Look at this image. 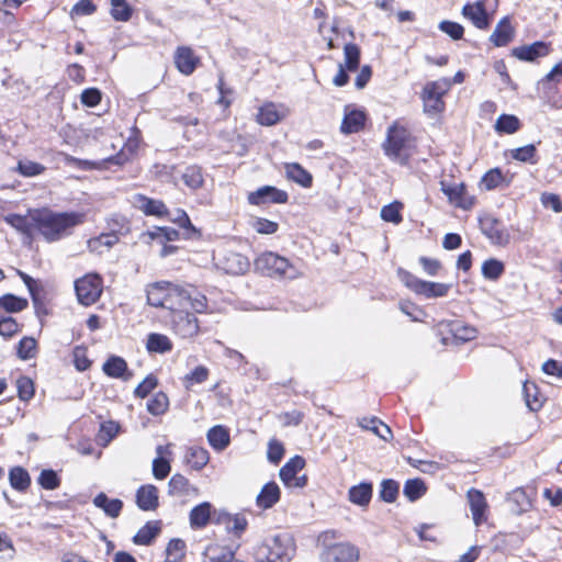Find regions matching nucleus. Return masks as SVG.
<instances>
[{"mask_svg": "<svg viewBox=\"0 0 562 562\" xmlns=\"http://www.w3.org/2000/svg\"><path fill=\"white\" fill-rule=\"evenodd\" d=\"M85 214L79 212H41L36 217L37 229L47 241H56L69 234L75 226L82 224Z\"/></svg>", "mask_w": 562, "mask_h": 562, "instance_id": "1", "label": "nucleus"}, {"mask_svg": "<svg viewBox=\"0 0 562 562\" xmlns=\"http://www.w3.org/2000/svg\"><path fill=\"white\" fill-rule=\"evenodd\" d=\"M295 552L293 538L288 533H278L265 539L257 548L259 562H290Z\"/></svg>", "mask_w": 562, "mask_h": 562, "instance_id": "2", "label": "nucleus"}, {"mask_svg": "<svg viewBox=\"0 0 562 562\" xmlns=\"http://www.w3.org/2000/svg\"><path fill=\"white\" fill-rule=\"evenodd\" d=\"M382 147L391 160L406 165L412 156L413 138L405 127L394 123L387 128L386 139Z\"/></svg>", "mask_w": 562, "mask_h": 562, "instance_id": "3", "label": "nucleus"}, {"mask_svg": "<svg viewBox=\"0 0 562 562\" xmlns=\"http://www.w3.org/2000/svg\"><path fill=\"white\" fill-rule=\"evenodd\" d=\"M255 268L260 273L272 278L295 279L300 271L290 261L276 252L266 251L255 259Z\"/></svg>", "mask_w": 562, "mask_h": 562, "instance_id": "4", "label": "nucleus"}, {"mask_svg": "<svg viewBox=\"0 0 562 562\" xmlns=\"http://www.w3.org/2000/svg\"><path fill=\"white\" fill-rule=\"evenodd\" d=\"M327 537L328 532H325L319 554L321 562H358L360 551L355 544L350 542L326 544L325 539Z\"/></svg>", "mask_w": 562, "mask_h": 562, "instance_id": "5", "label": "nucleus"}, {"mask_svg": "<svg viewBox=\"0 0 562 562\" xmlns=\"http://www.w3.org/2000/svg\"><path fill=\"white\" fill-rule=\"evenodd\" d=\"M147 302L155 307L170 306L168 303L172 296L184 295L182 286L166 281L155 282L147 288Z\"/></svg>", "mask_w": 562, "mask_h": 562, "instance_id": "6", "label": "nucleus"}, {"mask_svg": "<svg viewBox=\"0 0 562 562\" xmlns=\"http://www.w3.org/2000/svg\"><path fill=\"white\" fill-rule=\"evenodd\" d=\"M80 304L89 306L95 303L102 293V279L98 274H87L75 282Z\"/></svg>", "mask_w": 562, "mask_h": 562, "instance_id": "7", "label": "nucleus"}, {"mask_svg": "<svg viewBox=\"0 0 562 562\" xmlns=\"http://www.w3.org/2000/svg\"><path fill=\"white\" fill-rule=\"evenodd\" d=\"M449 89L448 81H434L425 86L423 90L424 111L429 114H436L445 109L442 95Z\"/></svg>", "mask_w": 562, "mask_h": 562, "instance_id": "8", "label": "nucleus"}, {"mask_svg": "<svg viewBox=\"0 0 562 562\" xmlns=\"http://www.w3.org/2000/svg\"><path fill=\"white\" fill-rule=\"evenodd\" d=\"M170 322L173 331L182 338H192L199 333L198 318L187 310L173 312Z\"/></svg>", "mask_w": 562, "mask_h": 562, "instance_id": "9", "label": "nucleus"}, {"mask_svg": "<svg viewBox=\"0 0 562 562\" xmlns=\"http://www.w3.org/2000/svg\"><path fill=\"white\" fill-rule=\"evenodd\" d=\"M305 460L300 456L291 458L279 472L281 481L288 487H304L307 483L306 475L299 476L297 473L304 468Z\"/></svg>", "mask_w": 562, "mask_h": 562, "instance_id": "10", "label": "nucleus"}, {"mask_svg": "<svg viewBox=\"0 0 562 562\" xmlns=\"http://www.w3.org/2000/svg\"><path fill=\"white\" fill-rule=\"evenodd\" d=\"M482 233L493 245L506 246L509 244L510 234L508 229L498 220L486 216L480 220Z\"/></svg>", "mask_w": 562, "mask_h": 562, "instance_id": "11", "label": "nucleus"}, {"mask_svg": "<svg viewBox=\"0 0 562 562\" xmlns=\"http://www.w3.org/2000/svg\"><path fill=\"white\" fill-rule=\"evenodd\" d=\"M218 266L229 274H244L248 271L250 262L248 258L235 251H226L218 257Z\"/></svg>", "mask_w": 562, "mask_h": 562, "instance_id": "12", "label": "nucleus"}, {"mask_svg": "<svg viewBox=\"0 0 562 562\" xmlns=\"http://www.w3.org/2000/svg\"><path fill=\"white\" fill-rule=\"evenodd\" d=\"M462 15L469 19L477 29L485 30L490 25V19L485 10L484 0L467 3L462 8Z\"/></svg>", "mask_w": 562, "mask_h": 562, "instance_id": "13", "label": "nucleus"}, {"mask_svg": "<svg viewBox=\"0 0 562 562\" xmlns=\"http://www.w3.org/2000/svg\"><path fill=\"white\" fill-rule=\"evenodd\" d=\"M288 198L289 195L285 191L279 190L274 187L265 186L250 193L248 200L251 204L259 205L266 202L285 203Z\"/></svg>", "mask_w": 562, "mask_h": 562, "instance_id": "14", "label": "nucleus"}, {"mask_svg": "<svg viewBox=\"0 0 562 562\" xmlns=\"http://www.w3.org/2000/svg\"><path fill=\"white\" fill-rule=\"evenodd\" d=\"M470 510L473 521L476 526L482 525L486 520L487 503L484 494L475 488H470L467 493Z\"/></svg>", "mask_w": 562, "mask_h": 562, "instance_id": "15", "label": "nucleus"}, {"mask_svg": "<svg viewBox=\"0 0 562 562\" xmlns=\"http://www.w3.org/2000/svg\"><path fill=\"white\" fill-rule=\"evenodd\" d=\"M550 52V45L546 42H535L530 45L515 47L512 50L513 56L519 60L533 61L538 57L547 56Z\"/></svg>", "mask_w": 562, "mask_h": 562, "instance_id": "16", "label": "nucleus"}, {"mask_svg": "<svg viewBox=\"0 0 562 562\" xmlns=\"http://www.w3.org/2000/svg\"><path fill=\"white\" fill-rule=\"evenodd\" d=\"M102 370L110 378L122 379L123 381H130L133 378L126 361L119 356H111L103 363Z\"/></svg>", "mask_w": 562, "mask_h": 562, "instance_id": "17", "label": "nucleus"}, {"mask_svg": "<svg viewBox=\"0 0 562 562\" xmlns=\"http://www.w3.org/2000/svg\"><path fill=\"white\" fill-rule=\"evenodd\" d=\"M440 326H445L451 334L452 339L457 344L470 341L476 337V329L472 326L464 325L460 321L442 322Z\"/></svg>", "mask_w": 562, "mask_h": 562, "instance_id": "18", "label": "nucleus"}, {"mask_svg": "<svg viewBox=\"0 0 562 562\" xmlns=\"http://www.w3.org/2000/svg\"><path fill=\"white\" fill-rule=\"evenodd\" d=\"M515 30L510 24L508 16L503 18L495 26L493 33L490 36V41L497 47L506 46L513 41Z\"/></svg>", "mask_w": 562, "mask_h": 562, "instance_id": "19", "label": "nucleus"}, {"mask_svg": "<svg viewBox=\"0 0 562 562\" xmlns=\"http://www.w3.org/2000/svg\"><path fill=\"white\" fill-rule=\"evenodd\" d=\"M136 504L143 510H154L158 507V490L153 484L142 485L136 492Z\"/></svg>", "mask_w": 562, "mask_h": 562, "instance_id": "20", "label": "nucleus"}, {"mask_svg": "<svg viewBox=\"0 0 562 562\" xmlns=\"http://www.w3.org/2000/svg\"><path fill=\"white\" fill-rule=\"evenodd\" d=\"M441 190L449 201L458 207L468 210L473 205L472 199L465 196V186L463 183L447 186L445 182H441Z\"/></svg>", "mask_w": 562, "mask_h": 562, "instance_id": "21", "label": "nucleus"}, {"mask_svg": "<svg viewBox=\"0 0 562 562\" xmlns=\"http://www.w3.org/2000/svg\"><path fill=\"white\" fill-rule=\"evenodd\" d=\"M168 493L172 496L187 497L198 495V488L192 486L186 476L176 473L168 483Z\"/></svg>", "mask_w": 562, "mask_h": 562, "instance_id": "22", "label": "nucleus"}, {"mask_svg": "<svg viewBox=\"0 0 562 562\" xmlns=\"http://www.w3.org/2000/svg\"><path fill=\"white\" fill-rule=\"evenodd\" d=\"M199 59L190 47H179L175 55V63L178 70L183 75H191L196 67Z\"/></svg>", "mask_w": 562, "mask_h": 562, "instance_id": "23", "label": "nucleus"}, {"mask_svg": "<svg viewBox=\"0 0 562 562\" xmlns=\"http://www.w3.org/2000/svg\"><path fill=\"white\" fill-rule=\"evenodd\" d=\"M348 106L345 110V116L340 125V132L342 134L358 133L366 122V114L359 110L348 111Z\"/></svg>", "mask_w": 562, "mask_h": 562, "instance_id": "24", "label": "nucleus"}, {"mask_svg": "<svg viewBox=\"0 0 562 562\" xmlns=\"http://www.w3.org/2000/svg\"><path fill=\"white\" fill-rule=\"evenodd\" d=\"M280 488L276 482L265 484L257 495L256 504L262 509H269L280 499Z\"/></svg>", "mask_w": 562, "mask_h": 562, "instance_id": "25", "label": "nucleus"}, {"mask_svg": "<svg viewBox=\"0 0 562 562\" xmlns=\"http://www.w3.org/2000/svg\"><path fill=\"white\" fill-rule=\"evenodd\" d=\"M134 203L146 215L162 216L168 214L165 203L160 200H154L145 195L137 194Z\"/></svg>", "mask_w": 562, "mask_h": 562, "instance_id": "26", "label": "nucleus"}, {"mask_svg": "<svg viewBox=\"0 0 562 562\" xmlns=\"http://www.w3.org/2000/svg\"><path fill=\"white\" fill-rule=\"evenodd\" d=\"M181 300H184V308L191 307L195 313H203L207 307L206 296L198 292L193 286L183 288Z\"/></svg>", "mask_w": 562, "mask_h": 562, "instance_id": "27", "label": "nucleus"}, {"mask_svg": "<svg viewBox=\"0 0 562 562\" xmlns=\"http://www.w3.org/2000/svg\"><path fill=\"white\" fill-rule=\"evenodd\" d=\"M160 532L158 521H148L133 537V542L138 546H149Z\"/></svg>", "mask_w": 562, "mask_h": 562, "instance_id": "28", "label": "nucleus"}, {"mask_svg": "<svg viewBox=\"0 0 562 562\" xmlns=\"http://www.w3.org/2000/svg\"><path fill=\"white\" fill-rule=\"evenodd\" d=\"M207 440L215 450L222 451L229 445V432L224 426H214L207 431Z\"/></svg>", "mask_w": 562, "mask_h": 562, "instance_id": "29", "label": "nucleus"}, {"mask_svg": "<svg viewBox=\"0 0 562 562\" xmlns=\"http://www.w3.org/2000/svg\"><path fill=\"white\" fill-rule=\"evenodd\" d=\"M93 504L102 508L104 513L112 518L117 517L123 507L122 501L117 498L110 499L104 493L98 494L93 499Z\"/></svg>", "mask_w": 562, "mask_h": 562, "instance_id": "30", "label": "nucleus"}, {"mask_svg": "<svg viewBox=\"0 0 562 562\" xmlns=\"http://www.w3.org/2000/svg\"><path fill=\"white\" fill-rule=\"evenodd\" d=\"M146 348L149 352L166 353L171 351V340L162 334L151 333L147 337Z\"/></svg>", "mask_w": 562, "mask_h": 562, "instance_id": "31", "label": "nucleus"}, {"mask_svg": "<svg viewBox=\"0 0 562 562\" xmlns=\"http://www.w3.org/2000/svg\"><path fill=\"white\" fill-rule=\"evenodd\" d=\"M372 497V484L360 483L349 490V501L359 506H367Z\"/></svg>", "mask_w": 562, "mask_h": 562, "instance_id": "32", "label": "nucleus"}, {"mask_svg": "<svg viewBox=\"0 0 562 562\" xmlns=\"http://www.w3.org/2000/svg\"><path fill=\"white\" fill-rule=\"evenodd\" d=\"M285 171L289 179L301 184L302 187L310 188L312 186V175L308 171H306L301 165L296 162L286 164Z\"/></svg>", "mask_w": 562, "mask_h": 562, "instance_id": "33", "label": "nucleus"}, {"mask_svg": "<svg viewBox=\"0 0 562 562\" xmlns=\"http://www.w3.org/2000/svg\"><path fill=\"white\" fill-rule=\"evenodd\" d=\"M450 289L451 284L449 283L423 281L418 295H423L426 299L443 297Z\"/></svg>", "mask_w": 562, "mask_h": 562, "instance_id": "34", "label": "nucleus"}, {"mask_svg": "<svg viewBox=\"0 0 562 562\" xmlns=\"http://www.w3.org/2000/svg\"><path fill=\"white\" fill-rule=\"evenodd\" d=\"M211 516V504L202 503L190 512V524L193 528L205 527Z\"/></svg>", "mask_w": 562, "mask_h": 562, "instance_id": "35", "label": "nucleus"}, {"mask_svg": "<svg viewBox=\"0 0 562 562\" xmlns=\"http://www.w3.org/2000/svg\"><path fill=\"white\" fill-rule=\"evenodd\" d=\"M282 119V115L277 110L276 105L273 103H268L262 105L257 114V122L260 125L265 126H272L280 122Z\"/></svg>", "mask_w": 562, "mask_h": 562, "instance_id": "36", "label": "nucleus"}, {"mask_svg": "<svg viewBox=\"0 0 562 562\" xmlns=\"http://www.w3.org/2000/svg\"><path fill=\"white\" fill-rule=\"evenodd\" d=\"M188 464L194 470H200L209 462V452L201 447H191L186 457Z\"/></svg>", "mask_w": 562, "mask_h": 562, "instance_id": "37", "label": "nucleus"}, {"mask_svg": "<svg viewBox=\"0 0 562 562\" xmlns=\"http://www.w3.org/2000/svg\"><path fill=\"white\" fill-rule=\"evenodd\" d=\"M181 178L186 186L192 190L201 188L204 182L202 170L198 166L187 167Z\"/></svg>", "mask_w": 562, "mask_h": 562, "instance_id": "38", "label": "nucleus"}, {"mask_svg": "<svg viewBox=\"0 0 562 562\" xmlns=\"http://www.w3.org/2000/svg\"><path fill=\"white\" fill-rule=\"evenodd\" d=\"M427 491L425 482L420 479H411L405 482L404 495L411 501L419 499Z\"/></svg>", "mask_w": 562, "mask_h": 562, "instance_id": "39", "label": "nucleus"}, {"mask_svg": "<svg viewBox=\"0 0 562 562\" xmlns=\"http://www.w3.org/2000/svg\"><path fill=\"white\" fill-rule=\"evenodd\" d=\"M168 406H169L168 396L162 392L156 393L147 402V411L154 416H159V415L165 414L166 411L168 409Z\"/></svg>", "mask_w": 562, "mask_h": 562, "instance_id": "40", "label": "nucleus"}, {"mask_svg": "<svg viewBox=\"0 0 562 562\" xmlns=\"http://www.w3.org/2000/svg\"><path fill=\"white\" fill-rule=\"evenodd\" d=\"M9 480L13 488L24 491L31 483L30 475L23 468H13L9 473Z\"/></svg>", "mask_w": 562, "mask_h": 562, "instance_id": "41", "label": "nucleus"}, {"mask_svg": "<svg viewBox=\"0 0 562 562\" xmlns=\"http://www.w3.org/2000/svg\"><path fill=\"white\" fill-rule=\"evenodd\" d=\"M520 122L515 115L502 114L495 124L497 132L513 134L519 130Z\"/></svg>", "mask_w": 562, "mask_h": 562, "instance_id": "42", "label": "nucleus"}, {"mask_svg": "<svg viewBox=\"0 0 562 562\" xmlns=\"http://www.w3.org/2000/svg\"><path fill=\"white\" fill-rule=\"evenodd\" d=\"M111 15L115 21L126 22L132 16V8L126 0H111Z\"/></svg>", "mask_w": 562, "mask_h": 562, "instance_id": "43", "label": "nucleus"}, {"mask_svg": "<svg viewBox=\"0 0 562 562\" xmlns=\"http://www.w3.org/2000/svg\"><path fill=\"white\" fill-rule=\"evenodd\" d=\"M345 65L350 71H355L360 63V49L353 43H348L344 47Z\"/></svg>", "mask_w": 562, "mask_h": 562, "instance_id": "44", "label": "nucleus"}, {"mask_svg": "<svg viewBox=\"0 0 562 562\" xmlns=\"http://www.w3.org/2000/svg\"><path fill=\"white\" fill-rule=\"evenodd\" d=\"M171 220L184 229L183 235L186 238H192L199 235V231L192 225L188 214L183 210H177L176 216Z\"/></svg>", "mask_w": 562, "mask_h": 562, "instance_id": "45", "label": "nucleus"}, {"mask_svg": "<svg viewBox=\"0 0 562 562\" xmlns=\"http://www.w3.org/2000/svg\"><path fill=\"white\" fill-rule=\"evenodd\" d=\"M504 181V176L498 168L488 170L481 179V187L485 190H494L498 188Z\"/></svg>", "mask_w": 562, "mask_h": 562, "instance_id": "46", "label": "nucleus"}, {"mask_svg": "<svg viewBox=\"0 0 562 562\" xmlns=\"http://www.w3.org/2000/svg\"><path fill=\"white\" fill-rule=\"evenodd\" d=\"M151 172L161 181L175 182L177 180V168L175 165L155 164Z\"/></svg>", "mask_w": 562, "mask_h": 562, "instance_id": "47", "label": "nucleus"}, {"mask_svg": "<svg viewBox=\"0 0 562 562\" xmlns=\"http://www.w3.org/2000/svg\"><path fill=\"white\" fill-rule=\"evenodd\" d=\"M504 272V265L497 259H488L482 265V273L484 278L497 280Z\"/></svg>", "mask_w": 562, "mask_h": 562, "instance_id": "48", "label": "nucleus"}, {"mask_svg": "<svg viewBox=\"0 0 562 562\" xmlns=\"http://www.w3.org/2000/svg\"><path fill=\"white\" fill-rule=\"evenodd\" d=\"M209 369L204 366L196 367L193 371L186 374L183 383L187 390L191 389L193 384H200L207 380Z\"/></svg>", "mask_w": 562, "mask_h": 562, "instance_id": "49", "label": "nucleus"}, {"mask_svg": "<svg viewBox=\"0 0 562 562\" xmlns=\"http://www.w3.org/2000/svg\"><path fill=\"white\" fill-rule=\"evenodd\" d=\"M536 146L532 144L516 148L512 150V157L515 160L521 161V162H529V164H536L537 159L536 157Z\"/></svg>", "mask_w": 562, "mask_h": 562, "instance_id": "50", "label": "nucleus"}, {"mask_svg": "<svg viewBox=\"0 0 562 562\" xmlns=\"http://www.w3.org/2000/svg\"><path fill=\"white\" fill-rule=\"evenodd\" d=\"M402 203L393 202L382 207L381 217L385 222H391L394 224H400L403 220L401 215Z\"/></svg>", "mask_w": 562, "mask_h": 562, "instance_id": "51", "label": "nucleus"}, {"mask_svg": "<svg viewBox=\"0 0 562 562\" xmlns=\"http://www.w3.org/2000/svg\"><path fill=\"white\" fill-rule=\"evenodd\" d=\"M27 306L25 299L18 297L12 294L2 295V310L8 313L20 312Z\"/></svg>", "mask_w": 562, "mask_h": 562, "instance_id": "52", "label": "nucleus"}, {"mask_svg": "<svg viewBox=\"0 0 562 562\" xmlns=\"http://www.w3.org/2000/svg\"><path fill=\"white\" fill-rule=\"evenodd\" d=\"M398 483L394 480H383L381 483L380 497L386 503H393L398 494Z\"/></svg>", "mask_w": 562, "mask_h": 562, "instance_id": "53", "label": "nucleus"}, {"mask_svg": "<svg viewBox=\"0 0 562 562\" xmlns=\"http://www.w3.org/2000/svg\"><path fill=\"white\" fill-rule=\"evenodd\" d=\"M16 390L20 400L29 401L34 395V383L27 376H20L16 380Z\"/></svg>", "mask_w": 562, "mask_h": 562, "instance_id": "54", "label": "nucleus"}, {"mask_svg": "<svg viewBox=\"0 0 562 562\" xmlns=\"http://www.w3.org/2000/svg\"><path fill=\"white\" fill-rule=\"evenodd\" d=\"M37 481L45 490H55L60 485V480L54 470H43Z\"/></svg>", "mask_w": 562, "mask_h": 562, "instance_id": "55", "label": "nucleus"}, {"mask_svg": "<svg viewBox=\"0 0 562 562\" xmlns=\"http://www.w3.org/2000/svg\"><path fill=\"white\" fill-rule=\"evenodd\" d=\"M36 341L31 337L22 338L16 346V353L21 359H30L35 355Z\"/></svg>", "mask_w": 562, "mask_h": 562, "instance_id": "56", "label": "nucleus"}, {"mask_svg": "<svg viewBox=\"0 0 562 562\" xmlns=\"http://www.w3.org/2000/svg\"><path fill=\"white\" fill-rule=\"evenodd\" d=\"M151 239L160 243L171 241L179 238V232L171 227H156L155 231L148 233Z\"/></svg>", "mask_w": 562, "mask_h": 562, "instance_id": "57", "label": "nucleus"}, {"mask_svg": "<svg viewBox=\"0 0 562 562\" xmlns=\"http://www.w3.org/2000/svg\"><path fill=\"white\" fill-rule=\"evenodd\" d=\"M439 30L449 35L452 40H461L464 33V29L461 24L452 21H441L439 23Z\"/></svg>", "mask_w": 562, "mask_h": 562, "instance_id": "58", "label": "nucleus"}, {"mask_svg": "<svg viewBox=\"0 0 562 562\" xmlns=\"http://www.w3.org/2000/svg\"><path fill=\"white\" fill-rule=\"evenodd\" d=\"M171 470L169 461L162 457H157L153 460V475L157 480L166 479Z\"/></svg>", "mask_w": 562, "mask_h": 562, "instance_id": "59", "label": "nucleus"}, {"mask_svg": "<svg viewBox=\"0 0 562 562\" xmlns=\"http://www.w3.org/2000/svg\"><path fill=\"white\" fill-rule=\"evenodd\" d=\"M18 170L25 177H33L41 175L45 170V167L31 160H21L18 164Z\"/></svg>", "mask_w": 562, "mask_h": 562, "instance_id": "60", "label": "nucleus"}, {"mask_svg": "<svg viewBox=\"0 0 562 562\" xmlns=\"http://www.w3.org/2000/svg\"><path fill=\"white\" fill-rule=\"evenodd\" d=\"M397 274L401 279V281L408 288L411 289L412 291H414L416 294H418L419 290H420V286L423 284V281L424 280H420L418 279L417 277H415L414 274H412L411 272L400 268L397 270Z\"/></svg>", "mask_w": 562, "mask_h": 562, "instance_id": "61", "label": "nucleus"}, {"mask_svg": "<svg viewBox=\"0 0 562 562\" xmlns=\"http://www.w3.org/2000/svg\"><path fill=\"white\" fill-rule=\"evenodd\" d=\"M522 390L525 393L526 403H527L528 407L531 411L539 409L541 407V403L538 401V398L536 396V391H537L536 384L531 383V382H525Z\"/></svg>", "mask_w": 562, "mask_h": 562, "instance_id": "62", "label": "nucleus"}, {"mask_svg": "<svg viewBox=\"0 0 562 562\" xmlns=\"http://www.w3.org/2000/svg\"><path fill=\"white\" fill-rule=\"evenodd\" d=\"M283 454H284L283 445L276 439H271L268 443V453H267L268 460L271 463L277 464L281 461V459L283 458Z\"/></svg>", "mask_w": 562, "mask_h": 562, "instance_id": "63", "label": "nucleus"}, {"mask_svg": "<svg viewBox=\"0 0 562 562\" xmlns=\"http://www.w3.org/2000/svg\"><path fill=\"white\" fill-rule=\"evenodd\" d=\"M157 385V379L154 375L146 376L135 389L134 394L137 397H146Z\"/></svg>", "mask_w": 562, "mask_h": 562, "instance_id": "64", "label": "nucleus"}]
</instances>
